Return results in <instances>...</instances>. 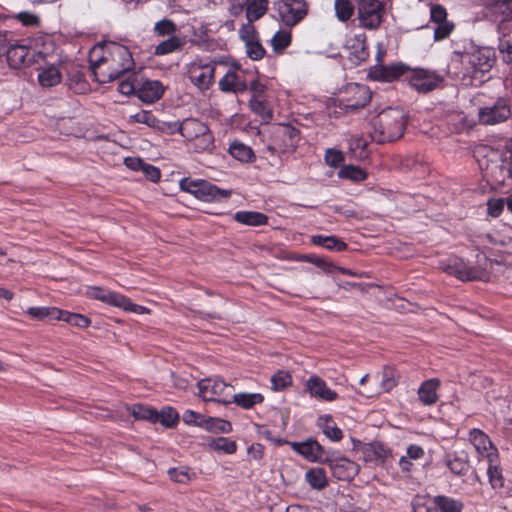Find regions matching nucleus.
Instances as JSON below:
<instances>
[{"mask_svg": "<svg viewBox=\"0 0 512 512\" xmlns=\"http://www.w3.org/2000/svg\"><path fill=\"white\" fill-rule=\"evenodd\" d=\"M454 54L460 57V62L465 69V75L470 78H479L490 72L497 61L493 48L475 46L469 44L463 50H454Z\"/></svg>", "mask_w": 512, "mask_h": 512, "instance_id": "nucleus-1", "label": "nucleus"}, {"mask_svg": "<svg viewBox=\"0 0 512 512\" xmlns=\"http://www.w3.org/2000/svg\"><path fill=\"white\" fill-rule=\"evenodd\" d=\"M405 125L406 121L402 110L385 109L373 119L371 137L379 144L393 142L403 136Z\"/></svg>", "mask_w": 512, "mask_h": 512, "instance_id": "nucleus-2", "label": "nucleus"}, {"mask_svg": "<svg viewBox=\"0 0 512 512\" xmlns=\"http://www.w3.org/2000/svg\"><path fill=\"white\" fill-rule=\"evenodd\" d=\"M112 61L117 63L108 66L107 69H101L108 62V58L102 56L96 60H90V70L94 80L99 83H108L120 78L125 72L129 71L134 63L130 51L121 45H115L112 51Z\"/></svg>", "mask_w": 512, "mask_h": 512, "instance_id": "nucleus-3", "label": "nucleus"}, {"mask_svg": "<svg viewBox=\"0 0 512 512\" xmlns=\"http://www.w3.org/2000/svg\"><path fill=\"white\" fill-rule=\"evenodd\" d=\"M512 115V104L508 97L490 99L478 108V121L481 125H497L507 121Z\"/></svg>", "mask_w": 512, "mask_h": 512, "instance_id": "nucleus-4", "label": "nucleus"}, {"mask_svg": "<svg viewBox=\"0 0 512 512\" xmlns=\"http://www.w3.org/2000/svg\"><path fill=\"white\" fill-rule=\"evenodd\" d=\"M182 191L193 194L202 201H222L230 197L231 191L218 188L216 185L206 180H192L183 178L179 183Z\"/></svg>", "mask_w": 512, "mask_h": 512, "instance_id": "nucleus-5", "label": "nucleus"}, {"mask_svg": "<svg viewBox=\"0 0 512 512\" xmlns=\"http://www.w3.org/2000/svg\"><path fill=\"white\" fill-rule=\"evenodd\" d=\"M357 15L359 25L368 30L380 27L385 14V6L380 0H358Z\"/></svg>", "mask_w": 512, "mask_h": 512, "instance_id": "nucleus-6", "label": "nucleus"}, {"mask_svg": "<svg viewBox=\"0 0 512 512\" xmlns=\"http://www.w3.org/2000/svg\"><path fill=\"white\" fill-rule=\"evenodd\" d=\"M87 295L92 299L100 300L106 304L122 308L124 311L137 314H141L146 311L143 306L133 303L124 295L103 289L98 286L89 287L87 290Z\"/></svg>", "mask_w": 512, "mask_h": 512, "instance_id": "nucleus-7", "label": "nucleus"}, {"mask_svg": "<svg viewBox=\"0 0 512 512\" xmlns=\"http://www.w3.org/2000/svg\"><path fill=\"white\" fill-rule=\"evenodd\" d=\"M281 21L288 27H293L302 21L308 13L306 0H278L274 3Z\"/></svg>", "mask_w": 512, "mask_h": 512, "instance_id": "nucleus-8", "label": "nucleus"}, {"mask_svg": "<svg viewBox=\"0 0 512 512\" xmlns=\"http://www.w3.org/2000/svg\"><path fill=\"white\" fill-rule=\"evenodd\" d=\"M199 394L204 401L224 404L226 398H231L234 387L222 379H202L198 382Z\"/></svg>", "mask_w": 512, "mask_h": 512, "instance_id": "nucleus-9", "label": "nucleus"}, {"mask_svg": "<svg viewBox=\"0 0 512 512\" xmlns=\"http://www.w3.org/2000/svg\"><path fill=\"white\" fill-rule=\"evenodd\" d=\"M300 140L299 130L290 125H280L274 132L273 144L269 146L279 153L294 151Z\"/></svg>", "mask_w": 512, "mask_h": 512, "instance_id": "nucleus-10", "label": "nucleus"}, {"mask_svg": "<svg viewBox=\"0 0 512 512\" xmlns=\"http://www.w3.org/2000/svg\"><path fill=\"white\" fill-rule=\"evenodd\" d=\"M324 464L328 465L333 476L341 481L351 480L359 472V466L355 462L330 452L324 460Z\"/></svg>", "mask_w": 512, "mask_h": 512, "instance_id": "nucleus-11", "label": "nucleus"}, {"mask_svg": "<svg viewBox=\"0 0 512 512\" xmlns=\"http://www.w3.org/2000/svg\"><path fill=\"white\" fill-rule=\"evenodd\" d=\"M443 269L448 274L454 275L462 281L483 280L486 277L484 271L469 266L462 259L457 257H450Z\"/></svg>", "mask_w": 512, "mask_h": 512, "instance_id": "nucleus-12", "label": "nucleus"}, {"mask_svg": "<svg viewBox=\"0 0 512 512\" xmlns=\"http://www.w3.org/2000/svg\"><path fill=\"white\" fill-rule=\"evenodd\" d=\"M409 84L420 93H428L443 82V77L426 69L414 70L407 77Z\"/></svg>", "mask_w": 512, "mask_h": 512, "instance_id": "nucleus-13", "label": "nucleus"}, {"mask_svg": "<svg viewBox=\"0 0 512 512\" xmlns=\"http://www.w3.org/2000/svg\"><path fill=\"white\" fill-rule=\"evenodd\" d=\"M4 52L9 66L14 69L30 66L35 61L36 51L25 45L11 44L8 41Z\"/></svg>", "mask_w": 512, "mask_h": 512, "instance_id": "nucleus-14", "label": "nucleus"}, {"mask_svg": "<svg viewBox=\"0 0 512 512\" xmlns=\"http://www.w3.org/2000/svg\"><path fill=\"white\" fill-rule=\"evenodd\" d=\"M291 448L310 462L324 464L329 452L313 438H307L303 442H289Z\"/></svg>", "mask_w": 512, "mask_h": 512, "instance_id": "nucleus-15", "label": "nucleus"}, {"mask_svg": "<svg viewBox=\"0 0 512 512\" xmlns=\"http://www.w3.org/2000/svg\"><path fill=\"white\" fill-rule=\"evenodd\" d=\"M350 97L343 100V109L345 111H356L365 107L371 100V92L366 85L352 84L348 88Z\"/></svg>", "mask_w": 512, "mask_h": 512, "instance_id": "nucleus-16", "label": "nucleus"}, {"mask_svg": "<svg viewBox=\"0 0 512 512\" xmlns=\"http://www.w3.org/2000/svg\"><path fill=\"white\" fill-rule=\"evenodd\" d=\"M406 71L407 67L403 64H396L391 66L379 64L370 69L368 76L372 80L392 82L405 74Z\"/></svg>", "mask_w": 512, "mask_h": 512, "instance_id": "nucleus-17", "label": "nucleus"}, {"mask_svg": "<svg viewBox=\"0 0 512 512\" xmlns=\"http://www.w3.org/2000/svg\"><path fill=\"white\" fill-rule=\"evenodd\" d=\"M214 67L210 65L193 66L189 71V79L201 91L207 90L214 82Z\"/></svg>", "mask_w": 512, "mask_h": 512, "instance_id": "nucleus-18", "label": "nucleus"}, {"mask_svg": "<svg viewBox=\"0 0 512 512\" xmlns=\"http://www.w3.org/2000/svg\"><path fill=\"white\" fill-rule=\"evenodd\" d=\"M361 453L365 462L383 464L390 456V450L381 443H365L361 447Z\"/></svg>", "mask_w": 512, "mask_h": 512, "instance_id": "nucleus-19", "label": "nucleus"}, {"mask_svg": "<svg viewBox=\"0 0 512 512\" xmlns=\"http://www.w3.org/2000/svg\"><path fill=\"white\" fill-rule=\"evenodd\" d=\"M488 460L487 475L490 485L493 489H500L504 487L505 479L502 474V469L497 464L498 453L497 449L490 451L486 454Z\"/></svg>", "mask_w": 512, "mask_h": 512, "instance_id": "nucleus-20", "label": "nucleus"}, {"mask_svg": "<svg viewBox=\"0 0 512 512\" xmlns=\"http://www.w3.org/2000/svg\"><path fill=\"white\" fill-rule=\"evenodd\" d=\"M307 389L311 396L320 398L325 401H334L337 398V393L331 390L318 376H311L307 381Z\"/></svg>", "mask_w": 512, "mask_h": 512, "instance_id": "nucleus-21", "label": "nucleus"}, {"mask_svg": "<svg viewBox=\"0 0 512 512\" xmlns=\"http://www.w3.org/2000/svg\"><path fill=\"white\" fill-rule=\"evenodd\" d=\"M219 89L226 93H241L248 89L244 80L234 71H228L219 81Z\"/></svg>", "mask_w": 512, "mask_h": 512, "instance_id": "nucleus-22", "label": "nucleus"}, {"mask_svg": "<svg viewBox=\"0 0 512 512\" xmlns=\"http://www.w3.org/2000/svg\"><path fill=\"white\" fill-rule=\"evenodd\" d=\"M224 405L235 403L242 409H251L257 404H261L264 401V396L261 393H236L232 394L231 398H226Z\"/></svg>", "mask_w": 512, "mask_h": 512, "instance_id": "nucleus-23", "label": "nucleus"}, {"mask_svg": "<svg viewBox=\"0 0 512 512\" xmlns=\"http://www.w3.org/2000/svg\"><path fill=\"white\" fill-rule=\"evenodd\" d=\"M164 93L162 84L159 81H146L138 90V98L145 103H153L159 100Z\"/></svg>", "mask_w": 512, "mask_h": 512, "instance_id": "nucleus-24", "label": "nucleus"}, {"mask_svg": "<svg viewBox=\"0 0 512 512\" xmlns=\"http://www.w3.org/2000/svg\"><path fill=\"white\" fill-rule=\"evenodd\" d=\"M209 130L205 123L196 118H186L182 121L181 135L188 141L194 140Z\"/></svg>", "mask_w": 512, "mask_h": 512, "instance_id": "nucleus-25", "label": "nucleus"}, {"mask_svg": "<svg viewBox=\"0 0 512 512\" xmlns=\"http://www.w3.org/2000/svg\"><path fill=\"white\" fill-rule=\"evenodd\" d=\"M439 386L440 381L438 379L424 381L418 389L420 401L426 406L435 404L438 400L437 389Z\"/></svg>", "mask_w": 512, "mask_h": 512, "instance_id": "nucleus-26", "label": "nucleus"}, {"mask_svg": "<svg viewBox=\"0 0 512 512\" xmlns=\"http://www.w3.org/2000/svg\"><path fill=\"white\" fill-rule=\"evenodd\" d=\"M436 512H462L464 503L461 500L446 496L437 495L432 498Z\"/></svg>", "mask_w": 512, "mask_h": 512, "instance_id": "nucleus-27", "label": "nucleus"}, {"mask_svg": "<svg viewBox=\"0 0 512 512\" xmlns=\"http://www.w3.org/2000/svg\"><path fill=\"white\" fill-rule=\"evenodd\" d=\"M445 463L455 475H465L469 470L468 457L464 452L447 454Z\"/></svg>", "mask_w": 512, "mask_h": 512, "instance_id": "nucleus-28", "label": "nucleus"}, {"mask_svg": "<svg viewBox=\"0 0 512 512\" xmlns=\"http://www.w3.org/2000/svg\"><path fill=\"white\" fill-rule=\"evenodd\" d=\"M485 4L503 22L512 23V0H485Z\"/></svg>", "mask_w": 512, "mask_h": 512, "instance_id": "nucleus-29", "label": "nucleus"}, {"mask_svg": "<svg viewBox=\"0 0 512 512\" xmlns=\"http://www.w3.org/2000/svg\"><path fill=\"white\" fill-rule=\"evenodd\" d=\"M318 426L324 435L332 441H340L343 438L342 430L336 425L330 415L320 416Z\"/></svg>", "mask_w": 512, "mask_h": 512, "instance_id": "nucleus-30", "label": "nucleus"}, {"mask_svg": "<svg viewBox=\"0 0 512 512\" xmlns=\"http://www.w3.org/2000/svg\"><path fill=\"white\" fill-rule=\"evenodd\" d=\"M234 219L244 225L261 226L267 223L268 217L263 213L255 211H238L235 213Z\"/></svg>", "mask_w": 512, "mask_h": 512, "instance_id": "nucleus-31", "label": "nucleus"}, {"mask_svg": "<svg viewBox=\"0 0 512 512\" xmlns=\"http://www.w3.org/2000/svg\"><path fill=\"white\" fill-rule=\"evenodd\" d=\"M469 441L472 443L475 449L481 454H483L484 452L488 453V448H490L491 451H494L495 449L487 434H485L480 429L474 428L469 432Z\"/></svg>", "mask_w": 512, "mask_h": 512, "instance_id": "nucleus-32", "label": "nucleus"}, {"mask_svg": "<svg viewBox=\"0 0 512 512\" xmlns=\"http://www.w3.org/2000/svg\"><path fill=\"white\" fill-rule=\"evenodd\" d=\"M311 242L315 245L338 252L344 251L347 248V244L336 236L314 235L311 238Z\"/></svg>", "mask_w": 512, "mask_h": 512, "instance_id": "nucleus-33", "label": "nucleus"}, {"mask_svg": "<svg viewBox=\"0 0 512 512\" xmlns=\"http://www.w3.org/2000/svg\"><path fill=\"white\" fill-rule=\"evenodd\" d=\"M305 480L313 489L316 490H322L328 484L326 473L324 469L320 467L309 469L305 473Z\"/></svg>", "mask_w": 512, "mask_h": 512, "instance_id": "nucleus-34", "label": "nucleus"}, {"mask_svg": "<svg viewBox=\"0 0 512 512\" xmlns=\"http://www.w3.org/2000/svg\"><path fill=\"white\" fill-rule=\"evenodd\" d=\"M229 153L233 158L241 162H252L255 159L252 148L237 141L230 144Z\"/></svg>", "mask_w": 512, "mask_h": 512, "instance_id": "nucleus-35", "label": "nucleus"}, {"mask_svg": "<svg viewBox=\"0 0 512 512\" xmlns=\"http://www.w3.org/2000/svg\"><path fill=\"white\" fill-rule=\"evenodd\" d=\"M61 73L55 66H49L38 74V81L43 87H52L61 82Z\"/></svg>", "mask_w": 512, "mask_h": 512, "instance_id": "nucleus-36", "label": "nucleus"}, {"mask_svg": "<svg viewBox=\"0 0 512 512\" xmlns=\"http://www.w3.org/2000/svg\"><path fill=\"white\" fill-rule=\"evenodd\" d=\"M267 9V0H252L246 9V17L248 22L251 23L260 19L266 13Z\"/></svg>", "mask_w": 512, "mask_h": 512, "instance_id": "nucleus-37", "label": "nucleus"}, {"mask_svg": "<svg viewBox=\"0 0 512 512\" xmlns=\"http://www.w3.org/2000/svg\"><path fill=\"white\" fill-rule=\"evenodd\" d=\"M335 14L339 21L346 22L354 14L355 6L351 0H336L334 3Z\"/></svg>", "mask_w": 512, "mask_h": 512, "instance_id": "nucleus-38", "label": "nucleus"}, {"mask_svg": "<svg viewBox=\"0 0 512 512\" xmlns=\"http://www.w3.org/2000/svg\"><path fill=\"white\" fill-rule=\"evenodd\" d=\"M342 179H349L355 182L363 181L367 178V173L354 165H344L338 172Z\"/></svg>", "mask_w": 512, "mask_h": 512, "instance_id": "nucleus-39", "label": "nucleus"}, {"mask_svg": "<svg viewBox=\"0 0 512 512\" xmlns=\"http://www.w3.org/2000/svg\"><path fill=\"white\" fill-rule=\"evenodd\" d=\"M183 42L176 36H171L165 41H162L155 47V55H166L181 49Z\"/></svg>", "mask_w": 512, "mask_h": 512, "instance_id": "nucleus-40", "label": "nucleus"}, {"mask_svg": "<svg viewBox=\"0 0 512 512\" xmlns=\"http://www.w3.org/2000/svg\"><path fill=\"white\" fill-rule=\"evenodd\" d=\"M249 106L253 112L261 116L263 119H271L273 114L268 108L267 103L263 97L252 96L249 100Z\"/></svg>", "mask_w": 512, "mask_h": 512, "instance_id": "nucleus-41", "label": "nucleus"}, {"mask_svg": "<svg viewBox=\"0 0 512 512\" xmlns=\"http://www.w3.org/2000/svg\"><path fill=\"white\" fill-rule=\"evenodd\" d=\"M207 424L205 426V430L212 433H229L232 430V425L229 421L216 418V417H208Z\"/></svg>", "mask_w": 512, "mask_h": 512, "instance_id": "nucleus-42", "label": "nucleus"}, {"mask_svg": "<svg viewBox=\"0 0 512 512\" xmlns=\"http://www.w3.org/2000/svg\"><path fill=\"white\" fill-rule=\"evenodd\" d=\"M291 32L286 30H279L271 39L273 50L277 53L282 52L291 43Z\"/></svg>", "mask_w": 512, "mask_h": 512, "instance_id": "nucleus-43", "label": "nucleus"}, {"mask_svg": "<svg viewBox=\"0 0 512 512\" xmlns=\"http://www.w3.org/2000/svg\"><path fill=\"white\" fill-rule=\"evenodd\" d=\"M179 415L172 407H165L160 412L157 411V422L165 427L171 428L178 422Z\"/></svg>", "mask_w": 512, "mask_h": 512, "instance_id": "nucleus-44", "label": "nucleus"}, {"mask_svg": "<svg viewBox=\"0 0 512 512\" xmlns=\"http://www.w3.org/2000/svg\"><path fill=\"white\" fill-rule=\"evenodd\" d=\"M132 415L137 420H149L152 423L157 422V410L148 408L141 404L132 407Z\"/></svg>", "mask_w": 512, "mask_h": 512, "instance_id": "nucleus-45", "label": "nucleus"}, {"mask_svg": "<svg viewBox=\"0 0 512 512\" xmlns=\"http://www.w3.org/2000/svg\"><path fill=\"white\" fill-rule=\"evenodd\" d=\"M398 378L399 376L395 368L391 366L384 367L381 381L384 391L389 392L393 389L397 385Z\"/></svg>", "mask_w": 512, "mask_h": 512, "instance_id": "nucleus-46", "label": "nucleus"}, {"mask_svg": "<svg viewBox=\"0 0 512 512\" xmlns=\"http://www.w3.org/2000/svg\"><path fill=\"white\" fill-rule=\"evenodd\" d=\"M131 123H142L153 129H156L158 119L151 111L141 110L140 112L130 116Z\"/></svg>", "mask_w": 512, "mask_h": 512, "instance_id": "nucleus-47", "label": "nucleus"}, {"mask_svg": "<svg viewBox=\"0 0 512 512\" xmlns=\"http://www.w3.org/2000/svg\"><path fill=\"white\" fill-rule=\"evenodd\" d=\"M192 141L196 152L211 151L214 147V136L210 130Z\"/></svg>", "mask_w": 512, "mask_h": 512, "instance_id": "nucleus-48", "label": "nucleus"}, {"mask_svg": "<svg viewBox=\"0 0 512 512\" xmlns=\"http://www.w3.org/2000/svg\"><path fill=\"white\" fill-rule=\"evenodd\" d=\"M56 307H30L27 314L38 320H53L55 318Z\"/></svg>", "mask_w": 512, "mask_h": 512, "instance_id": "nucleus-49", "label": "nucleus"}, {"mask_svg": "<svg viewBox=\"0 0 512 512\" xmlns=\"http://www.w3.org/2000/svg\"><path fill=\"white\" fill-rule=\"evenodd\" d=\"M291 383L292 378L287 371L280 370L271 377L272 388L275 391L283 390Z\"/></svg>", "mask_w": 512, "mask_h": 512, "instance_id": "nucleus-50", "label": "nucleus"}, {"mask_svg": "<svg viewBox=\"0 0 512 512\" xmlns=\"http://www.w3.org/2000/svg\"><path fill=\"white\" fill-rule=\"evenodd\" d=\"M168 474L170 476V479L177 483H188L192 476H194V473L190 472V469L187 467H179V468H171L168 470Z\"/></svg>", "mask_w": 512, "mask_h": 512, "instance_id": "nucleus-51", "label": "nucleus"}, {"mask_svg": "<svg viewBox=\"0 0 512 512\" xmlns=\"http://www.w3.org/2000/svg\"><path fill=\"white\" fill-rule=\"evenodd\" d=\"M212 447L217 451H223L227 454H233L236 452L237 445L235 441L228 438L219 437L212 442Z\"/></svg>", "mask_w": 512, "mask_h": 512, "instance_id": "nucleus-52", "label": "nucleus"}, {"mask_svg": "<svg viewBox=\"0 0 512 512\" xmlns=\"http://www.w3.org/2000/svg\"><path fill=\"white\" fill-rule=\"evenodd\" d=\"M455 25L451 21H444L441 23H438L435 30H434V40L435 41H442L450 36L452 31L454 30Z\"/></svg>", "mask_w": 512, "mask_h": 512, "instance_id": "nucleus-53", "label": "nucleus"}, {"mask_svg": "<svg viewBox=\"0 0 512 512\" xmlns=\"http://www.w3.org/2000/svg\"><path fill=\"white\" fill-rule=\"evenodd\" d=\"M245 47L248 57L252 60H260L265 55V49L258 39L250 43H246Z\"/></svg>", "mask_w": 512, "mask_h": 512, "instance_id": "nucleus-54", "label": "nucleus"}, {"mask_svg": "<svg viewBox=\"0 0 512 512\" xmlns=\"http://www.w3.org/2000/svg\"><path fill=\"white\" fill-rule=\"evenodd\" d=\"M155 32L160 36L172 35L176 32V24L169 19H163L155 24Z\"/></svg>", "mask_w": 512, "mask_h": 512, "instance_id": "nucleus-55", "label": "nucleus"}, {"mask_svg": "<svg viewBox=\"0 0 512 512\" xmlns=\"http://www.w3.org/2000/svg\"><path fill=\"white\" fill-rule=\"evenodd\" d=\"M504 205L505 202L502 198L489 199L487 202L488 215L492 217H498L502 213Z\"/></svg>", "mask_w": 512, "mask_h": 512, "instance_id": "nucleus-56", "label": "nucleus"}, {"mask_svg": "<svg viewBox=\"0 0 512 512\" xmlns=\"http://www.w3.org/2000/svg\"><path fill=\"white\" fill-rule=\"evenodd\" d=\"M182 122H164L158 120V124L156 126V130L166 133V134H174L179 132L181 134Z\"/></svg>", "mask_w": 512, "mask_h": 512, "instance_id": "nucleus-57", "label": "nucleus"}, {"mask_svg": "<svg viewBox=\"0 0 512 512\" xmlns=\"http://www.w3.org/2000/svg\"><path fill=\"white\" fill-rule=\"evenodd\" d=\"M239 35L245 44L258 39L255 27L251 25L250 22L246 25H242L239 29Z\"/></svg>", "mask_w": 512, "mask_h": 512, "instance_id": "nucleus-58", "label": "nucleus"}, {"mask_svg": "<svg viewBox=\"0 0 512 512\" xmlns=\"http://www.w3.org/2000/svg\"><path fill=\"white\" fill-rule=\"evenodd\" d=\"M430 18L436 24L447 21V11L443 6L434 4L430 8Z\"/></svg>", "mask_w": 512, "mask_h": 512, "instance_id": "nucleus-59", "label": "nucleus"}, {"mask_svg": "<svg viewBox=\"0 0 512 512\" xmlns=\"http://www.w3.org/2000/svg\"><path fill=\"white\" fill-rule=\"evenodd\" d=\"M325 160L330 166L336 167L343 161V155L340 151L330 148L326 150Z\"/></svg>", "mask_w": 512, "mask_h": 512, "instance_id": "nucleus-60", "label": "nucleus"}, {"mask_svg": "<svg viewBox=\"0 0 512 512\" xmlns=\"http://www.w3.org/2000/svg\"><path fill=\"white\" fill-rule=\"evenodd\" d=\"M141 171L146 176V178L152 182L159 181V179L161 177L160 170L157 167H155L151 164H148L146 162L144 163Z\"/></svg>", "mask_w": 512, "mask_h": 512, "instance_id": "nucleus-61", "label": "nucleus"}, {"mask_svg": "<svg viewBox=\"0 0 512 512\" xmlns=\"http://www.w3.org/2000/svg\"><path fill=\"white\" fill-rule=\"evenodd\" d=\"M16 17L25 26L35 27L39 24V17L30 12H20Z\"/></svg>", "mask_w": 512, "mask_h": 512, "instance_id": "nucleus-62", "label": "nucleus"}, {"mask_svg": "<svg viewBox=\"0 0 512 512\" xmlns=\"http://www.w3.org/2000/svg\"><path fill=\"white\" fill-rule=\"evenodd\" d=\"M124 163L127 168L133 171H141L145 162L139 157H127L125 158Z\"/></svg>", "mask_w": 512, "mask_h": 512, "instance_id": "nucleus-63", "label": "nucleus"}, {"mask_svg": "<svg viewBox=\"0 0 512 512\" xmlns=\"http://www.w3.org/2000/svg\"><path fill=\"white\" fill-rule=\"evenodd\" d=\"M69 324L79 328H86L91 324V321L88 317L84 315L74 313L72 320Z\"/></svg>", "mask_w": 512, "mask_h": 512, "instance_id": "nucleus-64", "label": "nucleus"}]
</instances>
